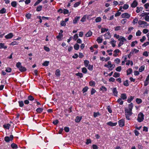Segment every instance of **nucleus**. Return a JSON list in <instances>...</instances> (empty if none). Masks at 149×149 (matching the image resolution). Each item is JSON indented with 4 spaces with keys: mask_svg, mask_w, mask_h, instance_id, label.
Segmentation results:
<instances>
[{
    "mask_svg": "<svg viewBox=\"0 0 149 149\" xmlns=\"http://www.w3.org/2000/svg\"><path fill=\"white\" fill-rule=\"evenodd\" d=\"M16 66L19 69V70L21 72H24L26 70V68L22 66L21 63L19 62L17 63Z\"/></svg>",
    "mask_w": 149,
    "mask_h": 149,
    "instance_id": "obj_1",
    "label": "nucleus"
},
{
    "mask_svg": "<svg viewBox=\"0 0 149 149\" xmlns=\"http://www.w3.org/2000/svg\"><path fill=\"white\" fill-rule=\"evenodd\" d=\"M138 23L139 24L141 25L140 27L142 28H145L149 25L147 22L142 20L139 21Z\"/></svg>",
    "mask_w": 149,
    "mask_h": 149,
    "instance_id": "obj_2",
    "label": "nucleus"
},
{
    "mask_svg": "<svg viewBox=\"0 0 149 149\" xmlns=\"http://www.w3.org/2000/svg\"><path fill=\"white\" fill-rule=\"evenodd\" d=\"M144 119V115L142 112H140L138 115L137 120L139 122L143 121Z\"/></svg>",
    "mask_w": 149,
    "mask_h": 149,
    "instance_id": "obj_3",
    "label": "nucleus"
},
{
    "mask_svg": "<svg viewBox=\"0 0 149 149\" xmlns=\"http://www.w3.org/2000/svg\"><path fill=\"white\" fill-rule=\"evenodd\" d=\"M13 135H10V137L6 136L5 137L4 139L6 141L9 142L10 141H12L13 139Z\"/></svg>",
    "mask_w": 149,
    "mask_h": 149,
    "instance_id": "obj_4",
    "label": "nucleus"
},
{
    "mask_svg": "<svg viewBox=\"0 0 149 149\" xmlns=\"http://www.w3.org/2000/svg\"><path fill=\"white\" fill-rule=\"evenodd\" d=\"M122 17L123 18H129L130 17V15L127 13H123L121 15Z\"/></svg>",
    "mask_w": 149,
    "mask_h": 149,
    "instance_id": "obj_5",
    "label": "nucleus"
},
{
    "mask_svg": "<svg viewBox=\"0 0 149 149\" xmlns=\"http://www.w3.org/2000/svg\"><path fill=\"white\" fill-rule=\"evenodd\" d=\"M118 123L119 126L121 127L124 126L125 125V121L123 119H121L119 120Z\"/></svg>",
    "mask_w": 149,
    "mask_h": 149,
    "instance_id": "obj_6",
    "label": "nucleus"
},
{
    "mask_svg": "<svg viewBox=\"0 0 149 149\" xmlns=\"http://www.w3.org/2000/svg\"><path fill=\"white\" fill-rule=\"evenodd\" d=\"M113 94L115 96H117L118 91L116 88H113L112 89Z\"/></svg>",
    "mask_w": 149,
    "mask_h": 149,
    "instance_id": "obj_7",
    "label": "nucleus"
},
{
    "mask_svg": "<svg viewBox=\"0 0 149 149\" xmlns=\"http://www.w3.org/2000/svg\"><path fill=\"white\" fill-rule=\"evenodd\" d=\"M132 114V112H125V115L127 119L128 120H130V116H131Z\"/></svg>",
    "mask_w": 149,
    "mask_h": 149,
    "instance_id": "obj_8",
    "label": "nucleus"
},
{
    "mask_svg": "<svg viewBox=\"0 0 149 149\" xmlns=\"http://www.w3.org/2000/svg\"><path fill=\"white\" fill-rule=\"evenodd\" d=\"M13 36V35L12 33H10L8 34L5 36V38L7 39H10Z\"/></svg>",
    "mask_w": 149,
    "mask_h": 149,
    "instance_id": "obj_9",
    "label": "nucleus"
},
{
    "mask_svg": "<svg viewBox=\"0 0 149 149\" xmlns=\"http://www.w3.org/2000/svg\"><path fill=\"white\" fill-rule=\"evenodd\" d=\"M138 4V2L136 0L134 1L131 4V7L132 8H135L136 7Z\"/></svg>",
    "mask_w": 149,
    "mask_h": 149,
    "instance_id": "obj_10",
    "label": "nucleus"
},
{
    "mask_svg": "<svg viewBox=\"0 0 149 149\" xmlns=\"http://www.w3.org/2000/svg\"><path fill=\"white\" fill-rule=\"evenodd\" d=\"M28 100L30 101H33L34 100L35 102H37V100L36 99H34V98L31 95H30L28 96Z\"/></svg>",
    "mask_w": 149,
    "mask_h": 149,
    "instance_id": "obj_11",
    "label": "nucleus"
},
{
    "mask_svg": "<svg viewBox=\"0 0 149 149\" xmlns=\"http://www.w3.org/2000/svg\"><path fill=\"white\" fill-rule=\"evenodd\" d=\"M81 119H82V116H77L76 117V118L75 119V121L76 123H79Z\"/></svg>",
    "mask_w": 149,
    "mask_h": 149,
    "instance_id": "obj_12",
    "label": "nucleus"
},
{
    "mask_svg": "<svg viewBox=\"0 0 149 149\" xmlns=\"http://www.w3.org/2000/svg\"><path fill=\"white\" fill-rule=\"evenodd\" d=\"M145 16V19L146 21L149 22V16L148 15V13H144V15L143 16Z\"/></svg>",
    "mask_w": 149,
    "mask_h": 149,
    "instance_id": "obj_13",
    "label": "nucleus"
},
{
    "mask_svg": "<svg viewBox=\"0 0 149 149\" xmlns=\"http://www.w3.org/2000/svg\"><path fill=\"white\" fill-rule=\"evenodd\" d=\"M133 107V104L132 103H131L130 104H129L128 107L127 112H131L132 111V107Z\"/></svg>",
    "mask_w": 149,
    "mask_h": 149,
    "instance_id": "obj_14",
    "label": "nucleus"
},
{
    "mask_svg": "<svg viewBox=\"0 0 149 149\" xmlns=\"http://www.w3.org/2000/svg\"><path fill=\"white\" fill-rule=\"evenodd\" d=\"M127 96L125 93L121 94L120 96V98L123 100H125L127 99Z\"/></svg>",
    "mask_w": 149,
    "mask_h": 149,
    "instance_id": "obj_15",
    "label": "nucleus"
},
{
    "mask_svg": "<svg viewBox=\"0 0 149 149\" xmlns=\"http://www.w3.org/2000/svg\"><path fill=\"white\" fill-rule=\"evenodd\" d=\"M107 124L111 126H116L117 124V123H113L111 122L110 121L107 123Z\"/></svg>",
    "mask_w": 149,
    "mask_h": 149,
    "instance_id": "obj_16",
    "label": "nucleus"
},
{
    "mask_svg": "<svg viewBox=\"0 0 149 149\" xmlns=\"http://www.w3.org/2000/svg\"><path fill=\"white\" fill-rule=\"evenodd\" d=\"M7 48V46H5L4 43H0V49L1 48L6 49Z\"/></svg>",
    "mask_w": 149,
    "mask_h": 149,
    "instance_id": "obj_17",
    "label": "nucleus"
},
{
    "mask_svg": "<svg viewBox=\"0 0 149 149\" xmlns=\"http://www.w3.org/2000/svg\"><path fill=\"white\" fill-rule=\"evenodd\" d=\"M80 18V17L79 16L75 17L74 19L73 20V23L74 24L76 23Z\"/></svg>",
    "mask_w": 149,
    "mask_h": 149,
    "instance_id": "obj_18",
    "label": "nucleus"
},
{
    "mask_svg": "<svg viewBox=\"0 0 149 149\" xmlns=\"http://www.w3.org/2000/svg\"><path fill=\"white\" fill-rule=\"evenodd\" d=\"M92 34V32L91 31H88V32L86 34L85 36L86 37H88L91 36Z\"/></svg>",
    "mask_w": 149,
    "mask_h": 149,
    "instance_id": "obj_19",
    "label": "nucleus"
},
{
    "mask_svg": "<svg viewBox=\"0 0 149 149\" xmlns=\"http://www.w3.org/2000/svg\"><path fill=\"white\" fill-rule=\"evenodd\" d=\"M36 112H42L43 111H45V109H44L42 108H39L36 110Z\"/></svg>",
    "mask_w": 149,
    "mask_h": 149,
    "instance_id": "obj_20",
    "label": "nucleus"
},
{
    "mask_svg": "<svg viewBox=\"0 0 149 149\" xmlns=\"http://www.w3.org/2000/svg\"><path fill=\"white\" fill-rule=\"evenodd\" d=\"M139 51V50L137 49H133L132 50L131 52V53H132V54H133L134 53H136L138 52Z\"/></svg>",
    "mask_w": 149,
    "mask_h": 149,
    "instance_id": "obj_21",
    "label": "nucleus"
},
{
    "mask_svg": "<svg viewBox=\"0 0 149 149\" xmlns=\"http://www.w3.org/2000/svg\"><path fill=\"white\" fill-rule=\"evenodd\" d=\"M11 147L13 149H16L18 148L17 145L14 143L11 144Z\"/></svg>",
    "mask_w": 149,
    "mask_h": 149,
    "instance_id": "obj_22",
    "label": "nucleus"
},
{
    "mask_svg": "<svg viewBox=\"0 0 149 149\" xmlns=\"http://www.w3.org/2000/svg\"><path fill=\"white\" fill-rule=\"evenodd\" d=\"M55 74L57 76L59 77L60 75V70L59 69H57L56 70L55 72Z\"/></svg>",
    "mask_w": 149,
    "mask_h": 149,
    "instance_id": "obj_23",
    "label": "nucleus"
},
{
    "mask_svg": "<svg viewBox=\"0 0 149 149\" xmlns=\"http://www.w3.org/2000/svg\"><path fill=\"white\" fill-rule=\"evenodd\" d=\"M136 8L137 10H136V12L137 13H139L140 11L142 10L143 8L142 7H137Z\"/></svg>",
    "mask_w": 149,
    "mask_h": 149,
    "instance_id": "obj_24",
    "label": "nucleus"
},
{
    "mask_svg": "<svg viewBox=\"0 0 149 149\" xmlns=\"http://www.w3.org/2000/svg\"><path fill=\"white\" fill-rule=\"evenodd\" d=\"M63 36V35L61 33H59L58 35L56 36V38L58 39H61Z\"/></svg>",
    "mask_w": 149,
    "mask_h": 149,
    "instance_id": "obj_25",
    "label": "nucleus"
},
{
    "mask_svg": "<svg viewBox=\"0 0 149 149\" xmlns=\"http://www.w3.org/2000/svg\"><path fill=\"white\" fill-rule=\"evenodd\" d=\"M79 45L77 43L75 44L74 45V48L76 50L79 49Z\"/></svg>",
    "mask_w": 149,
    "mask_h": 149,
    "instance_id": "obj_26",
    "label": "nucleus"
},
{
    "mask_svg": "<svg viewBox=\"0 0 149 149\" xmlns=\"http://www.w3.org/2000/svg\"><path fill=\"white\" fill-rule=\"evenodd\" d=\"M81 3V1H80L79 2H76L74 5V7H76L77 6H78Z\"/></svg>",
    "mask_w": 149,
    "mask_h": 149,
    "instance_id": "obj_27",
    "label": "nucleus"
},
{
    "mask_svg": "<svg viewBox=\"0 0 149 149\" xmlns=\"http://www.w3.org/2000/svg\"><path fill=\"white\" fill-rule=\"evenodd\" d=\"M17 3V2L15 1H13L11 3V6L14 7H15L16 6Z\"/></svg>",
    "mask_w": 149,
    "mask_h": 149,
    "instance_id": "obj_28",
    "label": "nucleus"
},
{
    "mask_svg": "<svg viewBox=\"0 0 149 149\" xmlns=\"http://www.w3.org/2000/svg\"><path fill=\"white\" fill-rule=\"evenodd\" d=\"M120 75L119 73L115 72L114 73L113 75V76L114 77L116 78L119 77Z\"/></svg>",
    "mask_w": 149,
    "mask_h": 149,
    "instance_id": "obj_29",
    "label": "nucleus"
},
{
    "mask_svg": "<svg viewBox=\"0 0 149 149\" xmlns=\"http://www.w3.org/2000/svg\"><path fill=\"white\" fill-rule=\"evenodd\" d=\"M145 68V66L144 65H143L141 66L139 69V71L141 72L143 71L144 70Z\"/></svg>",
    "mask_w": 149,
    "mask_h": 149,
    "instance_id": "obj_30",
    "label": "nucleus"
},
{
    "mask_svg": "<svg viewBox=\"0 0 149 149\" xmlns=\"http://www.w3.org/2000/svg\"><path fill=\"white\" fill-rule=\"evenodd\" d=\"M132 68H129L128 70H127V75H128L130 74L132 72Z\"/></svg>",
    "mask_w": 149,
    "mask_h": 149,
    "instance_id": "obj_31",
    "label": "nucleus"
},
{
    "mask_svg": "<svg viewBox=\"0 0 149 149\" xmlns=\"http://www.w3.org/2000/svg\"><path fill=\"white\" fill-rule=\"evenodd\" d=\"M134 97L131 96L130 98H128L127 99V102L129 103H130L134 99Z\"/></svg>",
    "mask_w": 149,
    "mask_h": 149,
    "instance_id": "obj_32",
    "label": "nucleus"
},
{
    "mask_svg": "<svg viewBox=\"0 0 149 149\" xmlns=\"http://www.w3.org/2000/svg\"><path fill=\"white\" fill-rule=\"evenodd\" d=\"M10 125L9 124H7L6 125H3V127L4 128L7 129H8L9 128V127Z\"/></svg>",
    "mask_w": 149,
    "mask_h": 149,
    "instance_id": "obj_33",
    "label": "nucleus"
},
{
    "mask_svg": "<svg viewBox=\"0 0 149 149\" xmlns=\"http://www.w3.org/2000/svg\"><path fill=\"white\" fill-rule=\"evenodd\" d=\"M42 6L40 5L38 6L36 9V11H40L42 8Z\"/></svg>",
    "mask_w": 149,
    "mask_h": 149,
    "instance_id": "obj_34",
    "label": "nucleus"
},
{
    "mask_svg": "<svg viewBox=\"0 0 149 149\" xmlns=\"http://www.w3.org/2000/svg\"><path fill=\"white\" fill-rule=\"evenodd\" d=\"M6 9L5 8H2L1 10H0V13H4L6 12Z\"/></svg>",
    "mask_w": 149,
    "mask_h": 149,
    "instance_id": "obj_35",
    "label": "nucleus"
},
{
    "mask_svg": "<svg viewBox=\"0 0 149 149\" xmlns=\"http://www.w3.org/2000/svg\"><path fill=\"white\" fill-rule=\"evenodd\" d=\"M136 102L138 104L141 103L142 102L141 99L137 98L136 99Z\"/></svg>",
    "mask_w": 149,
    "mask_h": 149,
    "instance_id": "obj_36",
    "label": "nucleus"
},
{
    "mask_svg": "<svg viewBox=\"0 0 149 149\" xmlns=\"http://www.w3.org/2000/svg\"><path fill=\"white\" fill-rule=\"evenodd\" d=\"M138 43L137 41L135 40L134 41H133L132 42L131 46L132 47H134L135 46V43L137 44Z\"/></svg>",
    "mask_w": 149,
    "mask_h": 149,
    "instance_id": "obj_37",
    "label": "nucleus"
},
{
    "mask_svg": "<svg viewBox=\"0 0 149 149\" xmlns=\"http://www.w3.org/2000/svg\"><path fill=\"white\" fill-rule=\"evenodd\" d=\"M128 81L127 80H126L125 81H124L123 82L124 85L126 86H128L129 85Z\"/></svg>",
    "mask_w": 149,
    "mask_h": 149,
    "instance_id": "obj_38",
    "label": "nucleus"
},
{
    "mask_svg": "<svg viewBox=\"0 0 149 149\" xmlns=\"http://www.w3.org/2000/svg\"><path fill=\"white\" fill-rule=\"evenodd\" d=\"M100 114L99 113V112H94L93 116L95 118L98 116H100Z\"/></svg>",
    "mask_w": 149,
    "mask_h": 149,
    "instance_id": "obj_39",
    "label": "nucleus"
},
{
    "mask_svg": "<svg viewBox=\"0 0 149 149\" xmlns=\"http://www.w3.org/2000/svg\"><path fill=\"white\" fill-rule=\"evenodd\" d=\"M117 102L120 105H122L123 104V101L122 100L121 98H119L118 99Z\"/></svg>",
    "mask_w": 149,
    "mask_h": 149,
    "instance_id": "obj_40",
    "label": "nucleus"
},
{
    "mask_svg": "<svg viewBox=\"0 0 149 149\" xmlns=\"http://www.w3.org/2000/svg\"><path fill=\"white\" fill-rule=\"evenodd\" d=\"M116 41L114 40H112L110 42V43L111 45H112V46L113 47H114L115 46V43H116Z\"/></svg>",
    "mask_w": 149,
    "mask_h": 149,
    "instance_id": "obj_41",
    "label": "nucleus"
},
{
    "mask_svg": "<svg viewBox=\"0 0 149 149\" xmlns=\"http://www.w3.org/2000/svg\"><path fill=\"white\" fill-rule=\"evenodd\" d=\"M138 21V19L137 18H135L133 21V23L134 24H135L136 23H137Z\"/></svg>",
    "mask_w": 149,
    "mask_h": 149,
    "instance_id": "obj_42",
    "label": "nucleus"
},
{
    "mask_svg": "<svg viewBox=\"0 0 149 149\" xmlns=\"http://www.w3.org/2000/svg\"><path fill=\"white\" fill-rule=\"evenodd\" d=\"M18 44V42H17L16 41H14L12 42H11L10 44V45H13H13H17Z\"/></svg>",
    "mask_w": 149,
    "mask_h": 149,
    "instance_id": "obj_43",
    "label": "nucleus"
},
{
    "mask_svg": "<svg viewBox=\"0 0 149 149\" xmlns=\"http://www.w3.org/2000/svg\"><path fill=\"white\" fill-rule=\"evenodd\" d=\"M120 39L121 40V41L123 43L124 42L126 41V40L125 38L123 37H122L121 36L120 37Z\"/></svg>",
    "mask_w": 149,
    "mask_h": 149,
    "instance_id": "obj_44",
    "label": "nucleus"
},
{
    "mask_svg": "<svg viewBox=\"0 0 149 149\" xmlns=\"http://www.w3.org/2000/svg\"><path fill=\"white\" fill-rule=\"evenodd\" d=\"M89 61L87 60H86L84 61V64L85 67H87L89 63Z\"/></svg>",
    "mask_w": 149,
    "mask_h": 149,
    "instance_id": "obj_45",
    "label": "nucleus"
},
{
    "mask_svg": "<svg viewBox=\"0 0 149 149\" xmlns=\"http://www.w3.org/2000/svg\"><path fill=\"white\" fill-rule=\"evenodd\" d=\"M49 63V62L48 61H45L44 62V63H43L42 65L43 66H47L48 65V64Z\"/></svg>",
    "mask_w": 149,
    "mask_h": 149,
    "instance_id": "obj_46",
    "label": "nucleus"
},
{
    "mask_svg": "<svg viewBox=\"0 0 149 149\" xmlns=\"http://www.w3.org/2000/svg\"><path fill=\"white\" fill-rule=\"evenodd\" d=\"M101 33H103L104 32H105V31H108V29H107L106 28H102L101 29Z\"/></svg>",
    "mask_w": 149,
    "mask_h": 149,
    "instance_id": "obj_47",
    "label": "nucleus"
},
{
    "mask_svg": "<svg viewBox=\"0 0 149 149\" xmlns=\"http://www.w3.org/2000/svg\"><path fill=\"white\" fill-rule=\"evenodd\" d=\"M89 84L91 86H95V82L93 81H90L89 83Z\"/></svg>",
    "mask_w": 149,
    "mask_h": 149,
    "instance_id": "obj_48",
    "label": "nucleus"
},
{
    "mask_svg": "<svg viewBox=\"0 0 149 149\" xmlns=\"http://www.w3.org/2000/svg\"><path fill=\"white\" fill-rule=\"evenodd\" d=\"M96 41L99 43H101L102 41V39L98 37L96 40Z\"/></svg>",
    "mask_w": 149,
    "mask_h": 149,
    "instance_id": "obj_49",
    "label": "nucleus"
},
{
    "mask_svg": "<svg viewBox=\"0 0 149 149\" xmlns=\"http://www.w3.org/2000/svg\"><path fill=\"white\" fill-rule=\"evenodd\" d=\"M82 72L84 73H86L87 72V70L85 68H82Z\"/></svg>",
    "mask_w": 149,
    "mask_h": 149,
    "instance_id": "obj_50",
    "label": "nucleus"
},
{
    "mask_svg": "<svg viewBox=\"0 0 149 149\" xmlns=\"http://www.w3.org/2000/svg\"><path fill=\"white\" fill-rule=\"evenodd\" d=\"M121 26H118L116 27H115V30L116 31H118L121 29Z\"/></svg>",
    "mask_w": 149,
    "mask_h": 149,
    "instance_id": "obj_51",
    "label": "nucleus"
},
{
    "mask_svg": "<svg viewBox=\"0 0 149 149\" xmlns=\"http://www.w3.org/2000/svg\"><path fill=\"white\" fill-rule=\"evenodd\" d=\"M75 75L77 76H79L80 78H81L83 77V74L81 73L78 72L76 73Z\"/></svg>",
    "mask_w": 149,
    "mask_h": 149,
    "instance_id": "obj_52",
    "label": "nucleus"
},
{
    "mask_svg": "<svg viewBox=\"0 0 149 149\" xmlns=\"http://www.w3.org/2000/svg\"><path fill=\"white\" fill-rule=\"evenodd\" d=\"M101 19L100 17H98L95 20L96 22H99L101 21Z\"/></svg>",
    "mask_w": 149,
    "mask_h": 149,
    "instance_id": "obj_53",
    "label": "nucleus"
},
{
    "mask_svg": "<svg viewBox=\"0 0 149 149\" xmlns=\"http://www.w3.org/2000/svg\"><path fill=\"white\" fill-rule=\"evenodd\" d=\"M88 89V88L87 86H85V87H84L82 90V91H83V93L86 92L87 91Z\"/></svg>",
    "mask_w": 149,
    "mask_h": 149,
    "instance_id": "obj_54",
    "label": "nucleus"
},
{
    "mask_svg": "<svg viewBox=\"0 0 149 149\" xmlns=\"http://www.w3.org/2000/svg\"><path fill=\"white\" fill-rule=\"evenodd\" d=\"M19 105L20 107H22L24 105V103L23 101H21L19 102Z\"/></svg>",
    "mask_w": 149,
    "mask_h": 149,
    "instance_id": "obj_55",
    "label": "nucleus"
},
{
    "mask_svg": "<svg viewBox=\"0 0 149 149\" xmlns=\"http://www.w3.org/2000/svg\"><path fill=\"white\" fill-rule=\"evenodd\" d=\"M126 21L127 19H123L122 20L121 23L122 24H124L126 22Z\"/></svg>",
    "mask_w": 149,
    "mask_h": 149,
    "instance_id": "obj_56",
    "label": "nucleus"
},
{
    "mask_svg": "<svg viewBox=\"0 0 149 149\" xmlns=\"http://www.w3.org/2000/svg\"><path fill=\"white\" fill-rule=\"evenodd\" d=\"M121 68H122L120 66H119L117 67L116 68V70L117 71L120 72L121 70Z\"/></svg>",
    "mask_w": 149,
    "mask_h": 149,
    "instance_id": "obj_57",
    "label": "nucleus"
},
{
    "mask_svg": "<svg viewBox=\"0 0 149 149\" xmlns=\"http://www.w3.org/2000/svg\"><path fill=\"white\" fill-rule=\"evenodd\" d=\"M63 13L64 14H68L69 13L68 10L67 9H64L63 10Z\"/></svg>",
    "mask_w": 149,
    "mask_h": 149,
    "instance_id": "obj_58",
    "label": "nucleus"
},
{
    "mask_svg": "<svg viewBox=\"0 0 149 149\" xmlns=\"http://www.w3.org/2000/svg\"><path fill=\"white\" fill-rule=\"evenodd\" d=\"M78 34L76 33L74 36L73 39L74 40H76L78 38Z\"/></svg>",
    "mask_w": 149,
    "mask_h": 149,
    "instance_id": "obj_59",
    "label": "nucleus"
},
{
    "mask_svg": "<svg viewBox=\"0 0 149 149\" xmlns=\"http://www.w3.org/2000/svg\"><path fill=\"white\" fill-rule=\"evenodd\" d=\"M128 7H129L128 5L125 4L124 5V6L123 7V8L124 9H127L128 8Z\"/></svg>",
    "mask_w": 149,
    "mask_h": 149,
    "instance_id": "obj_60",
    "label": "nucleus"
},
{
    "mask_svg": "<svg viewBox=\"0 0 149 149\" xmlns=\"http://www.w3.org/2000/svg\"><path fill=\"white\" fill-rule=\"evenodd\" d=\"M114 66L115 65H113L111 64V65H110V68H109V70H112L113 68H114Z\"/></svg>",
    "mask_w": 149,
    "mask_h": 149,
    "instance_id": "obj_61",
    "label": "nucleus"
},
{
    "mask_svg": "<svg viewBox=\"0 0 149 149\" xmlns=\"http://www.w3.org/2000/svg\"><path fill=\"white\" fill-rule=\"evenodd\" d=\"M61 26H65L66 24L64 21H62L61 22Z\"/></svg>",
    "mask_w": 149,
    "mask_h": 149,
    "instance_id": "obj_62",
    "label": "nucleus"
},
{
    "mask_svg": "<svg viewBox=\"0 0 149 149\" xmlns=\"http://www.w3.org/2000/svg\"><path fill=\"white\" fill-rule=\"evenodd\" d=\"M96 92V91L93 88H92L91 91V94L92 95H93Z\"/></svg>",
    "mask_w": 149,
    "mask_h": 149,
    "instance_id": "obj_63",
    "label": "nucleus"
},
{
    "mask_svg": "<svg viewBox=\"0 0 149 149\" xmlns=\"http://www.w3.org/2000/svg\"><path fill=\"white\" fill-rule=\"evenodd\" d=\"M141 34V32L140 30H138L136 33V36H140Z\"/></svg>",
    "mask_w": 149,
    "mask_h": 149,
    "instance_id": "obj_64",
    "label": "nucleus"
}]
</instances>
